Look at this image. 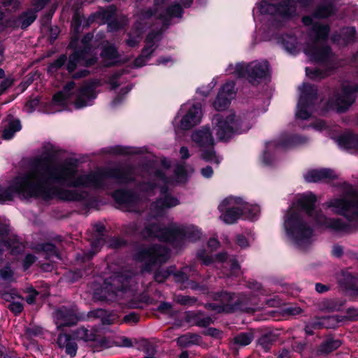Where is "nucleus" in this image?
Masks as SVG:
<instances>
[{"label": "nucleus", "mask_w": 358, "mask_h": 358, "mask_svg": "<svg viewBox=\"0 0 358 358\" xmlns=\"http://www.w3.org/2000/svg\"><path fill=\"white\" fill-rule=\"evenodd\" d=\"M343 305V301L334 299H323L318 303V307L321 310L325 311H335L339 310Z\"/></svg>", "instance_id": "obj_33"}, {"label": "nucleus", "mask_w": 358, "mask_h": 358, "mask_svg": "<svg viewBox=\"0 0 358 358\" xmlns=\"http://www.w3.org/2000/svg\"><path fill=\"white\" fill-rule=\"evenodd\" d=\"M66 57L65 55L59 57L55 62L51 64L49 66L50 71H54L57 69L60 68L66 62Z\"/></svg>", "instance_id": "obj_48"}, {"label": "nucleus", "mask_w": 358, "mask_h": 358, "mask_svg": "<svg viewBox=\"0 0 358 358\" xmlns=\"http://www.w3.org/2000/svg\"><path fill=\"white\" fill-rule=\"evenodd\" d=\"M179 201L177 198L172 196L162 189V195L156 203L152 205V210L156 215H159L162 212L171 207L178 205Z\"/></svg>", "instance_id": "obj_24"}, {"label": "nucleus", "mask_w": 358, "mask_h": 358, "mask_svg": "<svg viewBox=\"0 0 358 358\" xmlns=\"http://www.w3.org/2000/svg\"><path fill=\"white\" fill-rule=\"evenodd\" d=\"M96 86V83L90 82L85 84L79 90L75 96L74 104L76 108H82L92 103L93 100L96 96L95 92Z\"/></svg>", "instance_id": "obj_19"}, {"label": "nucleus", "mask_w": 358, "mask_h": 358, "mask_svg": "<svg viewBox=\"0 0 358 358\" xmlns=\"http://www.w3.org/2000/svg\"><path fill=\"white\" fill-rule=\"evenodd\" d=\"M74 87V83L70 82L66 84L62 92L55 94L52 99V103L55 106L64 107L67 103L73 100V92H71Z\"/></svg>", "instance_id": "obj_25"}, {"label": "nucleus", "mask_w": 358, "mask_h": 358, "mask_svg": "<svg viewBox=\"0 0 358 358\" xmlns=\"http://www.w3.org/2000/svg\"><path fill=\"white\" fill-rule=\"evenodd\" d=\"M160 39V32L150 33L145 41V46L143 48L141 55L135 60L136 66L141 67L145 64L147 60L150 57L152 52L157 48V43Z\"/></svg>", "instance_id": "obj_21"}, {"label": "nucleus", "mask_w": 358, "mask_h": 358, "mask_svg": "<svg viewBox=\"0 0 358 358\" xmlns=\"http://www.w3.org/2000/svg\"><path fill=\"white\" fill-rule=\"evenodd\" d=\"M101 57L106 66H110L118 62V54L114 47L105 48L101 52Z\"/></svg>", "instance_id": "obj_32"}, {"label": "nucleus", "mask_w": 358, "mask_h": 358, "mask_svg": "<svg viewBox=\"0 0 358 358\" xmlns=\"http://www.w3.org/2000/svg\"><path fill=\"white\" fill-rule=\"evenodd\" d=\"M250 240L243 235H238L236 236V243L241 248H246L250 245Z\"/></svg>", "instance_id": "obj_52"}, {"label": "nucleus", "mask_w": 358, "mask_h": 358, "mask_svg": "<svg viewBox=\"0 0 358 358\" xmlns=\"http://www.w3.org/2000/svg\"><path fill=\"white\" fill-rule=\"evenodd\" d=\"M338 145L345 150L358 152V135L345 134L337 138Z\"/></svg>", "instance_id": "obj_26"}, {"label": "nucleus", "mask_w": 358, "mask_h": 358, "mask_svg": "<svg viewBox=\"0 0 358 358\" xmlns=\"http://www.w3.org/2000/svg\"><path fill=\"white\" fill-rule=\"evenodd\" d=\"M322 328H324L322 317H316L306 325L305 331L307 334L311 335L313 334L314 330L320 329Z\"/></svg>", "instance_id": "obj_39"}, {"label": "nucleus", "mask_w": 358, "mask_h": 358, "mask_svg": "<svg viewBox=\"0 0 358 358\" xmlns=\"http://www.w3.org/2000/svg\"><path fill=\"white\" fill-rule=\"evenodd\" d=\"M148 180H152L153 181H155L156 180H157L159 182H161L162 184H166V183L169 182V181H168L167 179L164 178V174H162L161 172L156 173H155L154 176L148 174Z\"/></svg>", "instance_id": "obj_49"}, {"label": "nucleus", "mask_w": 358, "mask_h": 358, "mask_svg": "<svg viewBox=\"0 0 358 358\" xmlns=\"http://www.w3.org/2000/svg\"><path fill=\"white\" fill-rule=\"evenodd\" d=\"M9 309L15 314H18L23 310V306L20 302L13 301L9 305Z\"/></svg>", "instance_id": "obj_53"}, {"label": "nucleus", "mask_w": 358, "mask_h": 358, "mask_svg": "<svg viewBox=\"0 0 358 358\" xmlns=\"http://www.w3.org/2000/svg\"><path fill=\"white\" fill-rule=\"evenodd\" d=\"M202 176L205 178H210L213 175V170L211 166H207L201 170Z\"/></svg>", "instance_id": "obj_56"}, {"label": "nucleus", "mask_w": 358, "mask_h": 358, "mask_svg": "<svg viewBox=\"0 0 358 358\" xmlns=\"http://www.w3.org/2000/svg\"><path fill=\"white\" fill-rule=\"evenodd\" d=\"M310 0H282L280 5L276 7L274 4L268 3L262 1L253 9V13L258 10L261 14L273 15L276 19H285L294 15L296 12L297 5L306 6Z\"/></svg>", "instance_id": "obj_8"}, {"label": "nucleus", "mask_w": 358, "mask_h": 358, "mask_svg": "<svg viewBox=\"0 0 358 358\" xmlns=\"http://www.w3.org/2000/svg\"><path fill=\"white\" fill-rule=\"evenodd\" d=\"M227 71L238 77L248 76L252 83L259 82L260 80L266 78L269 73L268 64L266 61H255L248 65L242 63L230 64Z\"/></svg>", "instance_id": "obj_10"}, {"label": "nucleus", "mask_w": 358, "mask_h": 358, "mask_svg": "<svg viewBox=\"0 0 358 358\" xmlns=\"http://www.w3.org/2000/svg\"><path fill=\"white\" fill-rule=\"evenodd\" d=\"M200 341V336L196 334H185L179 337L177 343L181 347H187L190 345L197 344Z\"/></svg>", "instance_id": "obj_36"}, {"label": "nucleus", "mask_w": 358, "mask_h": 358, "mask_svg": "<svg viewBox=\"0 0 358 358\" xmlns=\"http://www.w3.org/2000/svg\"><path fill=\"white\" fill-rule=\"evenodd\" d=\"M141 41V32L139 30H136L134 34L129 35V38L127 40V44L129 47H135Z\"/></svg>", "instance_id": "obj_42"}, {"label": "nucleus", "mask_w": 358, "mask_h": 358, "mask_svg": "<svg viewBox=\"0 0 358 358\" xmlns=\"http://www.w3.org/2000/svg\"><path fill=\"white\" fill-rule=\"evenodd\" d=\"M213 124V133L219 141H227L234 134L248 131L252 127L250 117H236L233 112L224 115H215Z\"/></svg>", "instance_id": "obj_5"}, {"label": "nucleus", "mask_w": 358, "mask_h": 358, "mask_svg": "<svg viewBox=\"0 0 358 358\" xmlns=\"http://www.w3.org/2000/svg\"><path fill=\"white\" fill-rule=\"evenodd\" d=\"M316 196L308 192L296 196L284 218L283 227L288 241L300 250L308 248L314 241L311 225L329 228L337 231L350 232L358 229V191L350 185L344 194L330 199L325 206L345 218H327L314 208Z\"/></svg>", "instance_id": "obj_2"}, {"label": "nucleus", "mask_w": 358, "mask_h": 358, "mask_svg": "<svg viewBox=\"0 0 358 358\" xmlns=\"http://www.w3.org/2000/svg\"><path fill=\"white\" fill-rule=\"evenodd\" d=\"M178 301L179 303L184 304V305H189L193 303L195 300L193 299L189 298L187 296H180L178 297Z\"/></svg>", "instance_id": "obj_57"}, {"label": "nucleus", "mask_w": 358, "mask_h": 358, "mask_svg": "<svg viewBox=\"0 0 358 358\" xmlns=\"http://www.w3.org/2000/svg\"><path fill=\"white\" fill-rule=\"evenodd\" d=\"M169 257V251L163 247L143 248L136 255V259L143 264L145 269L150 270L153 266L165 262Z\"/></svg>", "instance_id": "obj_14"}, {"label": "nucleus", "mask_w": 358, "mask_h": 358, "mask_svg": "<svg viewBox=\"0 0 358 358\" xmlns=\"http://www.w3.org/2000/svg\"><path fill=\"white\" fill-rule=\"evenodd\" d=\"M20 122L18 120L8 118L4 124V129L3 131L2 137L5 140L11 139L15 134L21 129Z\"/></svg>", "instance_id": "obj_29"}, {"label": "nucleus", "mask_w": 358, "mask_h": 358, "mask_svg": "<svg viewBox=\"0 0 358 358\" xmlns=\"http://www.w3.org/2000/svg\"><path fill=\"white\" fill-rule=\"evenodd\" d=\"M39 103V100L37 98H34L33 99L27 101L24 106V110L27 113H31L34 110L36 107L38 106Z\"/></svg>", "instance_id": "obj_50"}, {"label": "nucleus", "mask_w": 358, "mask_h": 358, "mask_svg": "<svg viewBox=\"0 0 358 358\" xmlns=\"http://www.w3.org/2000/svg\"><path fill=\"white\" fill-rule=\"evenodd\" d=\"M36 260L34 256L31 255H27L24 259V266L25 269H27L31 264H33Z\"/></svg>", "instance_id": "obj_60"}, {"label": "nucleus", "mask_w": 358, "mask_h": 358, "mask_svg": "<svg viewBox=\"0 0 358 358\" xmlns=\"http://www.w3.org/2000/svg\"><path fill=\"white\" fill-rule=\"evenodd\" d=\"M28 293H29V296H27L26 301L29 304H32L35 301V299L38 294V292L33 288H30L28 290Z\"/></svg>", "instance_id": "obj_55"}, {"label": "nucleus", "mask_w": 358, "mask_h": 358, "mask_svg": "<svg viewBox=\"0 0 358 358\" xmlns=\"http://www.w3.org/2000/svg\"><path fill=\"white\" fill-rule=\"evenodd\" d=\"M113 197L119 203L124 204L129 208H131L140 201L138 196L122 190L115 191L113 194Z\"/></svg>", "instance_id": "obj_28"}, {"label": "nucleus", "mask_w": 358, "mask_h": 358, "mask_svg": "<svg viewBox=\"0 0 358 358\" xmlns=\"http://www.w3.org/2000/svg\"><path fill=\"white\" fill-rule=\"evenodd\" d=\"M341 342L338 340L328 339L324 341L316 351V354L319 355H326L332 351L338 348Z\"/></svg>", "instance_id": "obj_31"}, {"label": "nucleus", "mask_w": 358, "mask_h": 358, "mask_svg": "<svg viewBox=\"0 0 358 358\" xmlns=\"http://www.w3.org/2000/svg\"><path fill=\"white\" fill-rule=\"evenodd\" d=\"M203 113L201 103L189 101L182 104L173 120L176 133L182 130H189L199 124L202 119Z\"/></svg>", "instance_id": "obj_7"}, {"label": "nucleus", "mask_w": 358, "mask_h": 358, "mask_svg": "<svg viewBox=\"0 0 358 358\" xmlns=\"http://www.w3.org/2000/svg\"><path fill=\"white\" fill-rule=\"evenodd\" d=\"M54 317L58 327L72 325L78 320L76 311L74 310H69L66 308H62L57 310L55 313Z\"/></svg>", "instance_id": "obj_23"}, {"label": "nucleus", "mask_w": 358, "mask_h": 358, "mask_svg": "<svg viewBox=\"0 0 358 358\" xmlns=\"http://www.w3.org/2000/svg\"><path fill=\"white\" fill-rule=\"evenodd\" d=\"M192 172V169H189V171H187L183 166H178L175 170L176 176L178 182H183L185 180L189 173Z\"/></svg>", "instance_id": "obj_40"}, {"label": "nucleus", "mask_w": 358, "mask_h": 358, "mask_svg": "<svg viewBox=\"0 0 358 358\" xmlns=\"http://www.w3.org/2000/svg\"><path fill=\"white\" fill-rule=\"evenodd\" d=\"M253 340V334L251 332H243L238 334L234 338V344L238 346L249 345Z\"/></svg>", "instance_id": "obj_37"}, {"label": "nucleus", "mask_w": 358, "mask_h": 358, "mask_svg": "<svg viewBox=\"0 0 358 358\" xmlns=\"http://www.w3.org/2000/svg\"><path fill=\"white\" fill-rule=\"evenodd\" d=\"M42 250L50 255H56L55 248L52 244H45L42 246Z\"/></svg>", "instance_id": "obj_59"}, {"label": "nucleus", "mask_w": 358, "mask_h": 358, "mask_svg": "<svg viewBox=\"0 0 358 358\" xmlns=\"http://www.w3.org/2000/svg\"><path fill=\"white\" fill-rule=\"evenodd\" d=\"M306 141V138L285 135L278 140L271 141L266 143V150L261 156V162L264 166L272 165L275 162L273 152L278 150L288 149L301 145Z\"/></svg>", "instance_id": "obj_11"}, {"label": "nucleus", "mask_w": 358, "mask_h": 358, "mask_svg": "<svg viewBox=\"0 0 358 358\" xmlns=\"http://www.w3.org/2000/svg\"><path fill=\"white\" fill-rule=\"evenodd\" d=\"M179 152L180 155V157L182 159H186L189 158V150L187 149V147H185V146L181 147Z\"/></svg>", "instance_id": "obj_63"}, {"label": "nucleus", "mask_w": 358, "mask_h": 358, "mask_svg": "<svg viewBox=\"0 0 358 358\" xmlns=\"http://www.w3.org/2000/svg\"><path fill=\"white\" fill-rule=\"evenodd\" d=\"M195 272L194 266L184 267L181 271L173 275L174 280L178 282L184 283Z\"/></svg>", "instance_id": "obj_35"}, {"label": "nucleus", "mask_w": 358, "mask_h": 358, "mask_svg": "<svg viewBox=\"0 0 358 358\" xmlns=\"http://www.w3.org/2000/svg\"><path fill=\"white\" fill-rule=\"evenodd\" d=\"M75 336L77 339L83 340L85 341H87L92 339V334L87 329L85 328H80L78 329Z\"/></svg>", "instance_id": "obj_43"}, {"label": "nucleus", "mask_w": 358, "mask_h": 358, "mask_svg": "<svg viewBox=\"0 0 358 358\" xmlns=\"http://www.w3.org/2000/svg\"><path fill=\"white\" fill-rule=\"evenodd\" d=\"M290 43H292V45L289 47L288 45V43L285 44V47L286 50L289 52L291 54H294L296 52V47L294 45L296 40L293 37H289Z\"/></svg>", "instance_id": "obj_58"}, {"label": "nucleus", "mask_w": 358, "mask_h": 358, "mask_svg": "<svg viewBox=\"0 0 358 358\" xmlns=\"http://www.w3.org/2000/svg\"><path fill=\"white\" fill-rule=\"evenodd\" d=\"M226 264L230 267L231 275H238L241 268L239 264L236 261L231 259L229 262H226Z\"/></svg>", "instance_id": "obj_51"}, {"label": "nucleus", "mask_w": 358, "mask_h": 358, "mask_svg": "<svg viewBox=\"0 0 358 358\" xmlns=\"http://www.w3.org/2000/svg\"><path fill=\"white\" fill-rule=\"evenodd\" d=\"M13 272L9 266H6L0 270V278L4 280H11L13 279Z\"/></svg>", "instance_id": "obj_47"}, {"label": "nucleus", "mask_w": 358, "mask_h": 358, "mask_svg": "<svg viewBox=\"0 0 358 358\" xmlns=\"http://www.w3.org/2000/svg\"><path fill=\"white\" fill-rule=\"evenodd\" d=\"M171 308V305L169 303L163 302L159 306V310L162 312H166Z\"/></svg>", "instance_id": "obj_64"}, {"label": "nucleus", "mask_w": 358, "mask_h": 358, "mask_svg": "<svg viewBox=\"0 0 358 358\" xmlns=\"http://www.w3.org/2000/svg\"><path fill=\"white\" fill-rule=\"evenodd\" d=\"M323 322L324 328H336L339 326L344 318L341 317L338 315H332L326 317H322Z\"/></svg>", "instance_id": "obj_38"}, {"label": "nucleus", "mask_w": 358, "mask_h": 358, "mask_svg": "<svg viewBox=\"0 0 358 358\" xmlns=\"http://www.w3.org/2000/svg\"><path fill=\"white\" fill-rule=\"evenodd\" d=\"M299 90L300 94L296 116L297 118L306 120L312 113L313 103L316 99L317 90L312 85L307 84H303Z\"/></svg>", "instance_id": "obj_15"}, {"label": "nucleus", "mask_w": 358, "mask_h": 358, "mask_svg": "<svg viewBox=\"0 0 358 358\" xmlns=\"http://www.w3.org/2000/svg\"><path fill=\"white\" fill-rule=\"evenodd\" d=\"M92 38L91 35H86L82 40L84 50H76L69 57L67 70L69 73L76 71L73 74V78L85 76L88 71L86 69H83V67L93 65L97 60L96 57L93 55L91 48L88 45Z\"/></svg>", "instance_id": "obj_6"}, {"label": "nucleus", "mask_w": 358, "mask_h": 358, "mask_svg": "<svg viewBox=\"0 0 358 358\" xmlns=\"http://www.w3.org/2000/svg\"><path fill=\"white\" fill-rule=\"evenodd\" d=\"M329 289V287L327 285L321 284V283H316L315 284V290L318 293H324L327 292Z\"/></svg>", "instance_id": "obj_62"}, {"label": "nucleus", "mask_w": 358, "mask_h": 358, "mask_svg": "<svg viewBox=\"0 0 358 358\" xmlns=\"http://www.w3.org/2000/svg\"><path fill=\"white\" fill-rule=\"evenodd\" d=\"M192 140L196 146L200 148L202 159L216 165L220 163L222 158L214 151V139L209 127H203L193 131Z\"/></svg>", "instance_id": "obj_9"}, {"label": "nucleus", "mask_w": 358, "mask_h": 358, "mask_svg": "<svg viewBox=\"0 0 358 358\" xmlns=\"http://www.w3.org/2000/svg\"><path fill=\"white\" fill-rule=\"evenodd\" d=\"M219 303L214 305L218 312L231 313L236 310L239 305L246 302L245 295L234 293L222 292L218 295Z\"/></svg>", "instance_id": "obj_16"}, {"label": "nucleus", "mask_w": 358, "mask_h": 358, "mask_svg": "<svg viewBox=\"0 0 358 358\" xmlns=\"http://www.w3.org/2000/svg\"><path fill=\"white\" fill-rule=\"evenodd\" d=\"M306 73L311 79H321L327 76V73H322L319 69L310 71L308 68L306 69Z\"/></svg>", "instance_id": "obj_45"}, {"label": "nucleus", "mask_w": 358, "mask_h": 358, "mask_svg": "<svg viewBox=\"0 0 358 358\" xmlns=\"http://www.w3.org/2000/svg\"><path fill=\"white\" fill-rule=\"evenodd\" d=\"M304 179L308 182H328L337 177L336 173L329 169H315L308 170L304 175Z\"/></svg>", "instance_id": "obj_22"}, {"label": "nucleus", "mask_w": 358, "mask_h": 358, "mask_svg": "<svg viewBox=\"0 0 358 358\" xmlns=\"http://www.w3.org/2000/svg\"><path fill=\"white\" fill-rule=\"evenodd\" d=\"M350 288L358 292V278L350 276Z\"/></svg>", "instance_id": "obj_61"}, {"label": "nucleus", "mask_w": 358, "mask_h": 358, "mask_svg": "<svg viewBox=\"0 0 358 358\" xmlns=\"http://www.w3.org/2000/svg\"><path fill=\"white\" fill-rule=\"evenodd\" d=\"M244 201L241 197L229 196L224 198L219 204L220 218L226 224H233L243 214L242 206Z\"/></svg>", "instance_id": "obj_13"}, {"label": "nucleus", "mask_w": 358, "mask_h": 358, "mask_svg": "<svg viewBox=\"0 0 358 358\" xmlns=\"http://www.w3.org/2000/svg\"><path fill=\"white\" fill-rule=\"evenodd\" d=\"M357 86L348 83L343 84L341 88L336 92L328 102V108L338 113L345 112L355 100Z\"/></svg>", "instance_id": "obj_12"}, {"label": "nucleus", "mask_w": 358, "mask_h": 358, "mask_svg": "<svg viewBox=\"0 0 358 358\" xmlns=\"http://www.w3.org/2000/svg\"><path fill=\"white\" fill-rule=\"evenodd\" d=\"M243 211V216L244 218L254 220L260 213L259 206L255 204H250L244 201L243 206H242Z\"/></svg>", "instance_id": "obj_34"}, {"label": "nucleus", "mask_w": 358, "mask_h": 358, "mask_svg": "<svg viewBox=\"0 0 358 358\" xmlns=\"http://www.w3.org/2000/svg\"><path fill=\"white\" fill-rule=\"evenodd\" d=\"M145 238L157 237L162 241H194L199 238L200 231L194 226H181L176 224L162 228L158 224L147 226L142 231Z\"/></svg>", "instance_id": "obj_4"}, {"label": "nucleus", "mask_w": 358, "mask_h": 358, "mask_svg": "<svg viewBox=\"0 0 358 358\" xmlns=\"http://www.w3.org/2000/svg\"><path fill=\"white\" fill-rule=\"evenodd\" d=\"M9 232V221L5 217H0V240L2 241V245L0 249L3 252L7 250H10L11 254H17L23 248V245L20 243L14 236L9 237V241H5L3 237L8 234Z\"/></svg>", "instance_id": "obj_18"}, {"label": "nucleus", "mask_w": 358, "mask_h": 358, "mask_svg": "<svg viewBox=\"0 0 358 358\" xmlns=\"http://www.w3.org/2000/svg\"><path fill=\"white\" fill-rule=\"evenodd\" d=\"M335 10L334 6L331 3H325L317 8L313 17H303L305 25H313L309 32V39L304 46L305 54L312 61H322L330 54L329 48L324 45V41L329 35V28L327 25L322 24L315 20L328 17L333 15Z\"/></svg>", "instance_id": "obj_3"}, {"label": "nucleus", "mask_w": 358, "mask_h": 358, "mask_svg": "<svg viewBox=\"0 0 358 358\" xmlns=\"http://www.w3.org/2000/svg\"><path fill=\"white\" fill-rule=\"evenodd\" d=\"M234 83L232 81L227 82L220 89L213 106L217 110H222L227 108L231 100L234 97Z\"/></svg>", "instance_id": "obj_20"}, {"label": "nucleus", "mask_w": 358, "mask_h": 358, "mask_svg": "<svg viewBox=\"0 0 358 358\" xmlns=\"http://www.w3.org/2000/svg\"><path fill=\"white\" fill-rule=\"evenodd\" d=\"M216 84H217V82H216L215 79H213L207 85H203V86L200 87L197 90V93L204 97H206L210 94V93L211 92L212 90L215 87Z\"/></svg>", "instance_id": "obj_41"}, {"label": "nucleus", "mask_w": 358, "mask_h": 358, "mask_svg": "<svg viewBox=\"0 0 358 358\" xmlns=\"http://www.w3.org/2000/svg\"><path fill=\"white\" fill-rule=\"evenodd\" d=\"M155 10L152 13L150 11H147L143 13L144 17H148L152 15H156L158 18L162 20L164 25L169 24V21L173 17H181L182 15V10L178 4L173 5L171 8L164 10V0H162V5L159 3V0H156Z\"/></svg>", "instance_id": "obj_17"}, {"label": "nucleus", "mask_w": 358, "mask_h": 358, "mask_svg": "<svg viewBox=\"0 0 358 358\" xmlns=\"http://www.w3.org/2000/svg\"><path fill=\"white\" fill-rule=\"evenodd\" d=\"M57 343L61 348H66V352L74 357L77 352L76 343L66 334H60L57 338Z\"/></svg>", "instance_id": "obj_30"}, {"label": "nucleus", "mask_w": 358, "mask_h": 358, "mask_svg": "<svg viewBox=\"0 0 358 358\" xmlns=\"http://www.w3.org/2000/svg\"><path fill=\"white\" fill-rule=\"evenodd\" d=\"M130 171L96 170L90 173L80 172L76 162H55L48 155L34 158L29 169L16 176L8 187L0 186V203L12 201L15 196L21 199L40 197L43 199H57L63 201H80L85 193L78 189L62 188L56 182L68 187L96 189L102 187L107 178H115L120 182L131 180Z\"/></svg>", "instance_id": "obj_1"}, {"label": "nucleus", "mask_w": 358, "mask_h": 358, "mask_svg": "<svg viewBox=\"0 0 358 358\" xmlns=\"http://www.w3.org/2000/svg\"><path fill=\"white\" fill-rule=\"evenodd\" d=\"M155 187V185L147 184L145 182L140 185L139 189L143 194L146 195H150V192L152 191V189Z\"/></svg>", "instance_id": "obj_54"}, {"label": "nucleus", "mask_w": 358, "mask_h": 358, "mask_svg": "<svg viewBox=\"0 0 358 358\" xmlns=\"http://www.w3.org/2000/svg\"><path fill=\"white\" fill-rule=\"evenodd\" d=\"M355 33V29L353 27H347L342 30L343 44L349 42L352 39Z\"/></svg>", "instance_id": "obj_44"}, {"label": "nucleus", "mask_w": 358, "mask_h": 358, "mask_svg": "<svg viewBox=\"0 0 358 358\" xmlns=\"http://www.w3.org/2000/svg\"><path fill=\"white\" fill-rule=\"evenodd\" d=\"M171 273H172V271H168V270H160L157 272L155 275V279L158 282H162L165 280L166 278H168Z\"/></svg>", "instance_id": "obj_46"}, {"label": "nucleus", "mask_w": 358, "mask_h": 358, "mask_svg": "<svg viewBox=\"0 0 358 358\" xmlns=\"http://www.w3.org/2000/svg\"><path fill=\"white\" fill-rule=\"evenodd\" d=\"M46 1L47 0H37L34 4V10L27 11L21 17L22 29L29 27L36 20V13L43 7Z\"/></svg>", "instance_id": "obj_27"}]
</instances>
